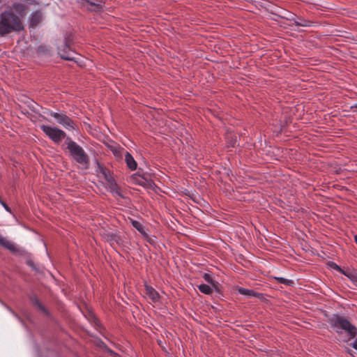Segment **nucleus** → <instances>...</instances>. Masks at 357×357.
<instances>
[{"instance_id": "1", "label": "nucleus", "mask_w": 357, "mask_h": 357, "mask_svg": "<svg viewBox=\"0 0 357 357\" xmlns=\"http://www.w3.org/2000/svg\"><path fill=\"white\" fill-rule=\"evenodd\" d=\"M24 30L22 20L13 10H6L0 14V36Z\"/></svg>"}, {"instance_id": "2", "label": "nucleus", "mask_w": 357, "mask_h": 357, "mask_svg": "<svg viewBox=\"0 0 357 357\" xmlns=\"http://www.w3.org/2000/svg\"><path fill=\"white\" fill-rule=\"evenodd\" d=\"M328 321L331 327L337 333L344 331L350 336V338H354L357 335V328L344 317L335 314L328 319Z\"/></svg>"}, {"instance_id": "3", "label": "nucleus", "mask_w": 357, "mask_h": 357, "mask_svg": "<svg viewBox=\"0 0 357 357\" xmlns=\"http://www.w3.org/2000/svg\"><path fill=\"white\" fill-rule=\"evenodd\" d=\"M63 146H66V149L69 152L70 156L77 163L88 166L90 162L89 156L77 142L70 137H66Z\"/></svg>"}, {"instance_id": "4", "label": "nucleus", "mask_w": 357, "mask_h": 357, "mask_svg": "<svg viewBox=\"0 0 357 357\" xmlns=\"http://www.w3.org/2000/svg\"><path fill=\"white\" fill-rule=\"evenodd\" d=\"M41 130L54 143L59 144L67 137L66 133L61 129L46 125L40 126Z\"/></svg>"}, {"instance_id": "5", "label": "nucleus", "mask_w": 357, "mask_h": 357, "mask_svg": "<svg viewBox=\"0 0 357 357\" xmlns=\"http://www.w3.org/2000/svg\"><path fill=\"white\" fill-rule=\"evenodd\" d=\"M46 114L54 117L58 123L62 125L67 130H76L77 128V124L64 113H59L47 110Z\"/></svg>"}, {"instance_id": "6", "label": "nucleus", "mask_w": 357, "mask_h": 357, "mask_svg": "<svg viewBox=\"0 0 357 357\" xmlns=\"http://www.w3.org/2000/svg\"><path fill=\"white\" fill-rule=\"evenodd\" d=\"M58 52L62 59L68 61L74 60L73 55L75 52L71 50L67 40H66L61 45L58 47Z\"/></svg>"}, {"instance_id": "7", "label": "nucleus", "mask_w": 357, "mask_h": 357, "mask_svg": "<svg viewBox=\"0 0 357 357\" xmlns=\"http://www.w3.org/2000/svg\"><path fill=\"white\" fill-rule=\"evenodd\" d=\"M0 245L10 251L13 254L17 255H24L26 254L24 250L17 248L13 243L6 240L1 236H0Z\"/></svg>"}, {"instance_id": "8", "label": "nucleus", "mask_w": 357, "mask_h": 357, "mask_svg": "<svg viewBox=\"0 0 357 357\" xmlns=\"http://www.w3.org/2000/svg\"><path fill=\"white\" fill-rule=\"evenodd\" d=\"M79 3L84 6V3H86L91 8H88L91 12H101L102 10L105 1L103 0H77Z\"/></svg>"}, {"instance_id": "9", "label": "nucleus", "mask_w": 357, "mask_h": 357, "mask_svg": "<svg viewBox=\"0 0 357 357\" xmlns=\"http://www.w3.org/2000/svg\"><path fill=\"white\" fill-rule=\"evenodd\" d=\"M132 180L136 183L149 188H153L155 186V183L152 180L148 179L145 177V175L140 176L139 174H133L131 177Z\"/></svg>"}, {"instance_id": "10", "label": "nucleus", "mask_w": 357, "mask_h": 357, "mask_svg": "<svg viewBox=\"0 0 357 357\" xmlns=\"http://www.w3.org/2000/svg\"><path fill=\"white\" fill-rule=\"evenodd\" d=\"M132 225L135 227L143 236L144 239H146L148 242L151 243V238L149 236V234L145 231L143 225L137 220H132Z\"/></svg>"}, {"instance_id": "11", "label": "nucleus", "mask_w": 357, "mask_h": 357, "mask_svg": "<svg viewBox=\"0 0 357 357\" xmlns=\"http://www.w3.org/2000/svg\"><path fill=\"white\" fill-rule=\"evenodd\" d=\"M42 20V13L37 10L33 13L29 20V26L35 28Z\"/></svg>"}, {"instance_id": "12", "label": "nucleus", "mask_w": 357, "mask_h": 357, "mask_svg": "<svg viewBox=\"0 0 357 357\" xmlns=\"http://www.w3.org/2000/svg\"><path fill=\"white\" fill-rule=\"evenodd\" d=\"M125 161L127 167L132 171L135 170L137 167V164L135 160L132 155L128 151L125 154Z\"/></svg>"}, {"instance_id": "13", "label": "nucleus", "mask_w": 357, "mask_h": 357, "mask_svg": "<svg viewBox=\"0 0 357 357\" xmlns=\"http://www.w3.org/2000/svg\"><path fill=\"white\" fill-rule=\"evenodd\" d=\"M238 292L242 295L248 296L250 297H256L260 299L262 298L264 296L263 294L258 293L252 289H248L243 287L238 289Z\"/></svg>"}, {"instance_id": "14", "label": "nucleus", "mask_w": 357, "mask_h": 357, "mask_svg": "<svg viewBox=\"0 0 357 357\" xmlns=\"http://www.w3.org/2000/svg\"><path fill=\"white\" fill-rule=\"evenodd\" d=\"M13 8L15 10V12L17 13L16 15L20 17V19L22 20V18L26 14V6L22 3H14Z\"/></svg>"}, {"instance_id": "15", "label": "nucleus", "mask_w": 357, "mask_h": 357, "mask_svg": "<svg viewBox=\"0 0 357 357\" xmlns=\"http://www.w3.org/2000/svg\"><path fill=\"white\" fill-rule=\"evenodd\" d=\"M30 298V301L31 302V303L35 306L39 310H40L41 312H43L44 314H48L49 312L47 310V309L45 307L44 305H43V304L39 301V300L38 299L37 296H35V295H32L29 297Z\"/></svg>"}, {"instance_id": "16", "label": "nucleus", "mask_w": 357, "mask_h": 357, "mask_svg": "<svg viewBox=\"0 0 357 357\" xmlns=\"http://www.w3.org/2000/svg\"><path fill=\"white\" fill-rule=\"evenodd\" d=\"M108 185H109V190L111 192H112L113 194H114L119 197H123V195L121 193V189L119 188L115 180L109 183Z\"/></svg>"}, {"instance_id": "17", "label": "nucleus", "mask_w": 357, "mask_h": 357, "mask_svg": "<svg viewBox=\"0 0 357 357\" xmlns=\"http://www.w3.org/2000/svg\"><path fill=\"white\" fill-rule=\"evenodd\" d=\"M146 294L154 302L159 299L158 293L151 287L146 286Z\"/></svg>"}, {"instance_id": "18", "label": "nucleus", "mask_w": 357, "mask_h": 357, "mask_svg": "<svg viewBox=\"0 0 357 357\" xmlns=\"http://www.w3.org/2000/svg\"><path fill=\"white\" fill-rule=\"evenodd\" d=\"M106 240L111 244H114V243L120 244L122 242L121 238L119 235L113 233L107 234L106 235Z\"/></svg>"}, {"instance_id": "19", "label": "nucleus", "mask_w": 357, "mask_h": 357, "mask_svg": "<svg viewBox=\"0 0 357 357\" xmlns=\"http://www.w3.org/2000/svg\"><path fill=\"white\" fill-rule=\"evenodd\" d=\"M291 20L294 21V24L297 26L307 27L310 26L312 24L311 21L305 19L299 18L297 20L295 19H291Z\"/></svg>"}, {"instance_id": "20", "label": "nucleus", "mask_w": 357, "mask_h": 357, "mask_svg": "<svg viewBox=\"0 0 357 357\" xmlns=\"http://www.w3.org/2000/svg\"><path fill=\"white\" fill-rule=\"evenodd\" d=\"M198 289L203 294L211 295L213 293V289L208 284H202L198 286Z\"/></svg>"}, {"instance_id": "21", "label": "nucleus", "mask_w": 357, "mask_h": 357, "mask_svg": "<svg viewBox=\"0 0 357 357\" xmlns=\"http://www.w3.org/2000/svg\"><path fill=\"white\" fill-rule=\"evenodd\" d=\"M342 274L351 279L352 281L357 282V271H342Z\"/></svg>"}, {"instance_id": "22", "label": "nucleus", "mask_w": 357, "mask_h": 357, "mask_svg": "<svg viewBox=\"0 0 357 357\" xmlns=\"http://www.w3.org/2000/svg\"><path fill=\"white\" fill-rule=\"evenodd\" d=\"M275 278V280L278 282H279L281 284H285V285H288V286H291V285L294 284L293 280H288V279H286V278H281V277H277V278Z\"/></svg>"}, {"instance_id": "23", "label": "nucleus", "mask_w": 357, "mask_h": 357, "mask_svg": "<svg viewBox=\"0 0 357 357\" xmlns=\"http://www.w3.org/2000/svg\"><path fill=\"white\" fill-rule=\"evenodd\" d=\"M102 176L108 183L114 180L112 174L109 169L107 170L106 172H104V174H102Z\"/></svg>"}, {"instance_id": "24", "label": "nucleus", "mask_w": 357, "mask_h": 357, "mask_svg": "<svg viewBox=\"0 0 357 357\" xmlns=\"http://www.w3.org/2000/svg\"><path fill=\"white\" fill-rule=\"evenodd\" d=\"M328 265L331 268H333V269H334V270H336V271H337L338 272H340V273H342V271H344V270H342V269L341 268V267H340V266H339L337 264H335V262H333V261H329V262L328 263Z\"/></svg>"}, {"instance_id": "25", "label": "nucleus", "mask_w": 357, "mask_h": 357, "mask_svg": "<svg viewBox=\"0 0 357 357\" xmlns=\"http://www.w3.org/2000/svg\"><path fill=\"white\" fill-rule=\"evenodd\" d=\"M203 278L205 280V281L210 284H212L213 286L215 287L214 281L208 273H204Z\"/></svg>"}, {"instance_id": "26", "label": "nucleus", "mask_w": 357, "mask_h": 357, "mask_svg": "<svg viewBox=\"0 0 357 357\" xmlns=\"http://www.w3.org/2000/svg\"><path fill=\"white\" fill-rule=\"evenodd\" d=\"M107 170H109V169L106 168L105 167H104L103 165H102L101 164L98 162V170H97V172L98 173H100V174H101L102 175V174H104V172H106Z\"/></svg>"}, {"instance_id": "27", "label": "nucleus", "mask_w": 357, "mask_h": 357, "mask_svg": "<svg viewBox=\"0 0 357 357\" xmlns=\"http://www.w3.org/2000/svg\"><path fill=\"white\" fill-rule=\"evenodd\" d=\"M111 151L114 155H118L120 153L119 149L116 146H111Z\"/></svg>"}, {"instance_id": "28", "label": "nucleus", "mask_w": 357, "mask_h": 357, "mask_svg": "<svg viewBox=\"0 0 357 357\" xmlns=\"http://www.w3.org/2000/svg\"><path fill=\"white\" fill-rule=\"evenodd\" d=\"M26 264L28 266L32 267L33 268H35L34 263L32 260L29 259L26 261Z\"/></svg>"}, {"instance_id": "29", "label": "nucleus", "mask_w": 357, "mask_h": 357, "mask_svg": "<svg viewBox=\"0 0 357 357\" xmlns=\"http://www.w3.org/2000/svg\"><path fill=\"white\" fill-rule=\"evenodd\" d=\"M4 305L6 307V308L10 311L11 312L15 317H18L17 315L13 312V310L10 308L8 306H7L6 304H4Z\"/></svg>"}, {"instance_id": "30", "label": "nucleus", "mask_w": 357, "mask_h": 357, "mask_svg": "<svg viewBox=\"0 0 357 357\" xmlns=\"http://www.w3.org/2000/svg\"><path fill=\"white\" fill-rule=\"evenodd\" d=\"M354 240H355L356 243L357 244V235L354 236Z\"/></svg>"}, {"instance_id": "31", "label": "nucleus", "mask_w": 357, "mask_h": 357, "mask_svg": "<svg viewBox=\"0 0 357 357\" xmlns=\"http://www.w3.org/2000/svg\"><path fill=\"white\" fill-rule=\"evenodd\" d=\"M352 107H356V108H357V104H356V105H355L354 106H353Z\"/></svg>"}, {"instance_id": "32", "label": "nucleus", "mask_w": 357, "mask_h": 357, "mask_svg": "<svg viewBox=\"0 0 357 357\" xmlns=\"http://www.w3.org/2000/svg\"><path fill=\"white\" fill-rule=\"evenodd\" d=\"M232 146H235V142L231 144Z\"/></svg>"}]
</instances>
